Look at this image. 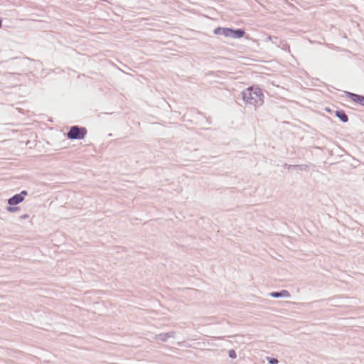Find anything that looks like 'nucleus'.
Here are the masks:
<instances>
[{"mask_svg":"<svg viewBox=\"0 0 364 364\" xmlns=\"http://www.w3.org/2000/svg\"><path fill=\"white\" fill-rule=\"evenodd\" d=\"M242 99L245 104L260 107L264 103V94L258 85H252L241 92Z\"/></svg>","mask_w":364,"mask_h":364,"instance_id":"1","label":"nucleus"},{"mask_svg":"<svg viewBox=\"0 0 364 364\" xmlns=\"http://www.w3.org/2000/svg\"><path fill=\"white\" fill-rule=\"evenodd\" d=\"M31 60L28 58H11L9 60H6L3 63L4 64H9L8 66H6L8 68H11L13 70H15L16 72L14 73L18 74L19 72L24 71V69L23 67L26 65V63L28 61Z\"/></svg>","mask_w":364,"mask_h":364,"instance_id":"2","label":"nucleus"},{"mask_svg":"<svg viewBox=\"0 0 364 364\" xmlns=\"http://www.w3.org/2000/svg\"><path fill=\"white\" fill-rule=\"evenodd\" d=\"M87 133L86 127L73 125L70 127L66 136L70 140H81L85 137Z\"/></svg>","mask_w":364,"mask_h":364,"instance_id":"3","label":"nucleus"},{"mask_svg":"<svg viewBox=\"0 0 364 364\" xmlns=\"http://www.w3.org/2000/svg\"><path fill=\"white\" fill-rule=\"evenodd\" d=\"M346 97L351 100L353 102L364 107V95L355 94L349 91H345Z\"/></svg>","mask_w":364,"mask_h":364,"instance_id":"4","label":"nucleus"},{"mask_svg":"<svg viewBox=\"0 0 364 364\" xmlns=\"http://www.w3.org/2000/svg\"><path fill=\"white\" fill-rule=\"evenodd\" d=\"M245 34V31L243 28H231L230 30V38L234 39H239L242 38Z\"/></svg>","mask_w":364,"mask_h":364,"instance_id":"5","label":"nucleus"},{"mask_svg":"<svg viewBox=\"0 0 364 364\" xmlns=\"http://www.w3.org/2000/svg\"><path fill=\"white\" fill-rule=\"evenodd\" d=\"M231 28L228 27H217L213 30V33L217 36L223 35L225 37L230 36Z\"/></svg>","mask_w":364,"mask_h":364,"instance_id":"6","label":"nucleus"},{"mask_svg":"<svg viewBox=\"0 0 364 364\" xmlns=\"http://www.w3.org/2000/svg\"><path fill=\"white\" fill-rule=\"evenodd\" d=\"M176 333L170 331L167 333H161L156 335V339L162 342H166L169 338H174Z\"/></svg>","mask_w":364,"mask_h":364,"instance_id":"7","label":"nucleus"},{"mask_svg":"<svg viewBox=\"0 0 364 364\" xmlns=\"http://www.w3.org/2000/svg\"><path fill=\"white\" fill-rule=\"evenodd\" d=\"M269 296L272 298H289L291 294L287 290L282 289L278 291L270 292Z\"/></svg>","mask_w":364,"mask_h":364,"instance_id":"8","label":"nucleus"},{"mask_svg":"<svg viewBox=\"0 0 364 364\" xmlns=\"http://www.w3.org/2000/svg\"><path fill=\"white\" fill-rule=\"evenodd\" d=\"M335 116L338 118L343 123H346L348 122V117L343 109H336L335 111Z\"/></svg>","mask_w":364,"mask_h":364,"instance_id":"9","label":"nucleus"},{"mask_svg":"<svg viewBox=\"0 0 364 364\" xmlns=\"http://www.w3.org/2000/svg\"><path fill=\"white\" fill-rule=\"evenodd\" d=\"M23 201V198L18 193L14 195L13 196L9 198L7 200L8 204L10 205H16Z\"/></svg>","mask_w":364,"mask_h":364,"instance_id":"10","label":"nucleus"},{"mask_svg":"<svg viewBox=\"0 0 364 364\" xmlns=\"http://www.w3.org/2000/svg\"><path fill=\"white\" fill-rule=\"evenodd\" d=\"M296 168L299 171H306L309 168V166L306 164H300V165H289V168Z\"/></svg>","mask_w":364,"mask_h":364,"instance_id":"11","label":"nucleus"},{"mask_svg":"<svg viewBox=\"0 0 364 364\" xmlns=\"http://www.w3.org/2000/svg\"><path fill=\"white\" fill-rule=\"evenodd\" d=\"M6 210L9 212V213H15L18 210H20V208L18 206H16V205H9L6 208Z\"/></svg>","mask_w":364,"mask_h":364,"instance_id":"12","label":"nucleus"},{"mask_svg":"<svg viewBox=\"0 0 364 364\" xmlns=\"http://www.w3.org/2000/svg\"><path fill=\"white\" fill-rule=\"evenodd\" d=\"M267 360L269 364H277L279 363L277 358L274 357H267Z\"/></svg>","mask_w":364,"mask_h":364,"instance_id":"13","label":"nucleus"},{"mask_svg":"<svg viewBox=\"0 0 364 364\" xmlns=\"http://www.w3.org/2000/svg\"><path fill=\"white\" fill-rule=\"evenodd\" d=\"M228 356L232 358V359H235L237 358V353L235 352V350L233 349H231L228 351Z\"/></svg>","mask_w":364,"mask_h":364,"instance_id":"14","label":"nucleus"},{"mask_svg":"<svg viewBox=\"0 0 364 364\" xmlns=\"http://www.w3.org/2000/svg\"><path fill=\"white\" fill-rule=\"evenodd\" d=\"M20 196H21V198H23V200H24L25 198V196H26L28 195V191H26V190H23L21 191L19 193H18Z\"/></svg>","mask_w":364,"mask_h":364,"instance_id":"15","label":"nucleus"},{"mask_svg":"<svg viewBox=\"0 0 364 364\" xmlns=\"http://www.w3.org/2000/svg\"><path fill=\"white\" fill-rule=\"evenodd\" d=\"M28 218V215H27V214H24L21 216V218H22V219H26Z\"/></svg>","mask_w":364,"mask_h":364,"instance_id":"16","label":"nucleus"},{"mask_svg":"<svg viewBox=\"0 0 364 364\" xmlns=\"http://www.w3.org/2000/svg\"><path fill=\"white\" fill-rule=\"evenodd\" d=\"M2 26V18L0 17V28Z\"/></svg>","mask_w":364,"mask_h":364,"instance_id":"17","label":"nucleus"}]
</instances>
